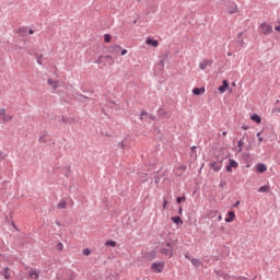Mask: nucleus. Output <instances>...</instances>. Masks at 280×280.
<instances>
[{
    "mask_svg": "<svg viewBox=\"0 0 280 280\" xmlns=\"http://www.w3.org/2000/svg\"><path fill=\"white\" fill-rule=\"evenodd\" d=\"M0 156H3V151H0Z\"/></svg>",
    "mask_w": 280,
    "mask_h": 280,
    "instance_id": "0e129e2a",
    "label": "nucleus"
},
{
    "mask_svg": "<svg viewBox=\"0 0 280 280\" xmlns=\"http://www.w3.org/2000/svg\"><path fill=\"white\" fill-rule=\"evenodd\" d=\"M165 246L166 247H162L160 249V253L166 257H174V248L172 247V243L167 242Z\"/></svg>",
    "mask_w": 280,
    "mask_h": 280,
    "instance_id": "f257e3e1",
    "label": "nucleus"
},
{
    "mask_svg": "<svg viewBox=\"0 0 280 280\" xmlns=\"http://www.w3.org/2000/svg\"><path fill=\"white\" fill-rule=\"evenodd\" d=\"M177 205H180V202H187V197L183 195L182 197L176 198Z\"/></svg>",
    "mask_w": 280,
    "mask_h": 280,
    "instance_id": "393cba45",
    "label": "nucleus"
},
{
    "mask_svg": "<svg viewBox=\"0 0 280 280\" xmlns=\"http://www.w3.org/2000/svg\"><path fill=\"white\" fill-rule=\"evenodd\" d=\"M163 211H165V209H167V198L163 199V206H162Z\"/></svg>",
    "mask_w": 280,
    "mask_h": 280,
    "instance_id": "f704fd0d",
    "label": "nucleus"
},
{
    "mask_svg": "<svg viewBox=\"0 0 280 280\" xmlns=\"http://www.w3.org/2000/svg\"><path fill=\"white\" fill-rule=\"evenodd\" d=\"M149 116V114H148V112H145V110H142L141 113H140V119H143V117H148Z\"/></svg>",
    "mask_w": 280,
    "mask_h": 280,
    "instance_id": "c9c22d12",
    "label": "nucleus"
},
{
    "mask_svg": "<svg viewBox=\"0 0 280 280\" xmlns=\"http://www.w3.org/2000/svg\"><path fill=\"white\" fill-rule=\"evenodd\" d=\"M211 65H213V61L209 59H203L202 62L199 65V69H201V71H205V69H207V67H211Z\"/></svg>",
    "mask_w": 280,
    "mask_h": 280,
    "instance_id": "f8f14e48",
    "label": "nucleus"
},
{
    "mask_svg": "<svg viewBox=\"0 0 280 280\" xmlns=\"http://www.w3.org/2000/svg\"><path fill=\"white\" fill-rule=\"evenodd\" d=\"M28 279H32V280L40 279V272H38L36 269H31L28 271Z\"/></svg>",
    "mask_w": 280,
    "mask_h": 280,
    "instance_id": "6e6552de",
    "label": "nucleus"
},
{
    "mask_svg": "<svg viewBox=\"0 0 280 280\" xmlns=\"http://www.w3.org/2000/svg\"><path fill=\"white\" fill-rule=\"evenodd\" d=\"M226 89H229V81L223 80L222 85L219 86V91H220V93H225Z\"/></svg>",
    "mask_w": 280,
    "mask_h": 280,
    "instance_id": "dca6fc26",
    "label": "nucleus"
},
{
    "mask_svg": "<svg viewBox=\"0 0 280 280\" xmlns=\"http://www.w3.org/2000/svg\"><path fill=\"white\" fill-rule=\"evenodd\" d=\"M154 183L155 185H159V183H161V177H159V175L154 176Z\"/></svg>",
    "mask_w": 280,
    "mask_h": 280,
    "instance_id": "e433bc0d",
    "label": "nucleus"
},
{
    "mask_svg": "<svg viewBox=\"0 0 280 280\" xmlns=\"http://www.w3.org/2000/svg\"><path fill=\"white\" fill-rule=\"evenodd\" d=\"M196 150V147H191V151L194 152Z\"/></svg>",
    "mask_w": 280,
    "mask_h": 280,
    "instance_id": "680f3d73",
    "label": "nucleus"
},
{
    "mask_svg": "<svg viewBox=\"0 0 280 280\" xmlns=\"http://www.w3.org/2000/svg\"><path fill=\"white\" fill-rule=\"evenodd\" d=\"M261 136V131H259L258 133H257V137L259 138Z\"/></svg>",
    "mask_w": 280,
    "mask_h": 280,
    "instance_id": "052dcab7",
    "label": "nucleus"
},
{
    "mask_svg": "<svg viewBox=\"0 0 280 280\" xmlns=\"http://www.w3.org/2000/svg\"><path fill=\"white\" fill-rule=\"evenodd\" d=\"M12 226H13V229H15V231H16V225L14 224V222H12Z\"/></svg>",
    "mask_w": 280,
    "mask_h": 280,
    "instance_id": "bf43d9fd",
    "label": "nucleus"
},
{
    "mask_svg": "<svg viewBox=\"0 0 280 280\" xmlns=\"http://www.w3.org/2000/svg\"><path fill=\"white\" fill-rule=\"evenodd\" d=\"M241 128H242V130H248L249 127L246 125H243Z\"/></svg>",
    "mask_w": 280,
    "mask_h": 280,
    "instance_id": "8fccbe9b",
    "label": "nucleus"
},
{
    "mask_svg": "<svg viewBox=\"0 0 280 280\" xmlns=\"http://www.w3.org/2000/svg\"><path fill=\"white\" fill-rule=\"evenodd\" d=\"M147 45H151L152 47H159V40L148 37Z\"/></svg>",
    "mask_w": 280,
    "mask_h": 280,
    "instance_id": "a211bd4d",
    "label": "nucleus"
},
{
    "mask_svg": "<svg viewBox=\"0 0 280 280\" xmlns=\"http://www.w3.org/2000/svg\"><path fill=\"white\" fill-rule=\"evenodd\" d=\"M269 189H270V186L264 185V186H261V187L258 189V191H259V194H266V191H268Z\"/></svg>",
    "mask_w": 280,
    "mask_h": 280,
    "instance_id": "a878e982",
    "label": "nucleus"
},
{
    "mask_svg": "<svg viewBox=\"0 0 280 280\" xmlns=\"http://www.w3.org/2000/svg\"><path fill=\"white\" fill-rule=\"evenodd\" d=\"M115 279H119V275L116 273Z\"/></svg>",
    "mask_w": 280,
    "mask_h": 280,
    "instance_id": "e2e57ef3",
    "label": "nucleus"
},
{
    "mask_svg": "<svg viewBox=\"0 0 280 280\" xmlns=\"http://www.w3.org/2000/svg\"><path fill=\"white\" fill-rule=\"evenodd\" d=\"M205 88H195V89H192V93L195 94V95H205Z\"/></svg>",
    "mask_w": 280,
    "mask_h": 280,
    "instance_id": "6ab92c4d",
    "label": "nucleus"
},
{
    "mask_svg": "<svg viewBox=\"0 0 280 280\" xmlns=\"http://www.w3.org/2000/svg\"><path fill=\"white\" fill-rule=\"evenodd\" d=\"M105 245L112 246V248H115V246H117V242L109 240V241H106Z\"/></svg>",
    "mask_w": 280,
    "mask_h": 280,
    "instance_id": "bb28decb",
    "label": "nucleus"
},
{
    "mask_svg": "<svg viewBox=\"0 0 280 280\" xmlns=\"http://www.w3.org/2000/svg\"><path fill=\"white\" fill-rule=\"evenodd\" d=\"M151 268L153 272H163V268H165V262L164 261L153 262L151 265Z\"/></svg>",
    "mask_w": 280,
    "mask_h": 280,
    "instance_id": "20e7f679",
    "label": "nucleus"
},
{
    "mask_svg": "<svg viewBox=\"0 0 280 280\" xmlns=\"http://www.w3.org/2000/svg\"><path fill=\"white\" fill-rule=\"evenodd\" d=\"M219 187H221V188H224V187H226V182H224V180H221V182H220V184H219Z\"/></svg>",
    "mask_w": 280,
    "mask_h": 280,
    "instance_id": "a19ab883",
    "label": "nucleus"
},
{
    "mask_svg": "<svg viewBox=\"0 0 280 280\" xmlns=\"http://www.w3.org/2000/svg\"><path fill=\"white\" fill-rule=\"evenodd\" d=\"M156 113L159 117H162L164 119H170V115L164 108H159Z\"/></svg>",
    "mask_w": 280,
    "mask_h": 280,
    "instance_id": "2eb2a0df",
    "label": "nucleus"
},
{
    "mask_svg": "<svg viewBox=\"0 0 280 280\" xmlns=\"http://www.w3.org/2000/svg\"><path fill=\"white\" fill-rule=\"evenodd\" d=\"M103 60H104L105 67L106 65H108V67H113V65H115V59H113V56L110 55L103 56Z\"/></svg>",
    "mask_w": 280,
    "mask_h": 280,
    "instance_id": "9d476101",
    "label": "nucleus"
},
{
    "mask_svg": "<svg viewBox=\"0 0 280 280\" xmlns=\"http://www.w3.org/2000/svg\"><path fill=\"white\" fill-rule=\"evenodd\" d=\"M237 161L230 159L229 164L225 166L226 172H233V167H238Z\"/></svg>",
    "mask_w": 280,
    "mask_h": 280,
    "instance_id": "0eeeda50",
    "label": "nucleus"
},
{
    "mask_svg": "<svg viewBox=\"0 0 280 280\" xmlns=\"http://www.w3.org/2000/svg\"><path fill=\"white\" fill-rule=\"evenodd\" d=\"M237 12H240V9L237 8V4L235 2H232L229 7H228V13L229 14H237Z\"/></svg>",
    "mask_w": 280,
    "mask_h": 280,
    "instance_id": "1a4fd4ad",
    "label": "nucleus"
},
{
    "mask_svg": "<svg viewBox=\"0 0 280 280\" xmlns=\"http://www.w3.org/2000/svg\"><path fill=\"white\" fill-rule=\"evenodd\" d=\"M65 245H62V243H58L57 244V250H63Z\"/></svg>",
    "mask_w": 280,
    "mask_h": 280,
    "instance_id": "4c0bfd02",
    "label": "nucleus"
},
{
    "mask_svg": "<svg viewBox=\"0 0 280 280\" xmlns=\"http://www.w3.org/2000/svg\"><path fill=\"white\" fill-rule=\"evenodd\" d=\"M58 209H67V201H61L58 203Z\"/></svg>",
    "mask_w": 280,
    "mask_h": 280,
    "instance_id": "c756f323",
    "label": "nucleus"
},
{
    "mask_svg": "<svg viewBox=\"0 0 280 280\" xmlns=\"http://www.w3.org/2000/svg\"><path fill=\"white\" fill-rule=\"evenodd\" d=\"M203 260L207 261V264H209V257H205Z\"/></svg>",
    "mask_w": 280,
    "mask_h": 280,
    "instance_id": "5fc2aeb1",
    "label": "nucleus"
},
{
    "mask_svg": "<svg viewBox=\"0 0 280 280\" xmlns=\"http://www.w3.org/2000/svg\"><path fill=\"white\" fill-rule=\"evenodd\" d=\"M179 170H183L185 172V170H187V166L186 165H180Z\"/></svg>",
    "mask_w": 280,
    "mask_h": 280,
    "instance_id": "3c124183",
    "label": "nucleus"
},
{
    "mask_svg": "<svg viewBox=\"0 0 280 280\" xmlns=\"http://www.w3.org/2000/svg\"><path fill=\"white\" fill-rule=\"evenodd\" d=\"M18 34H22V36H26L27 35V27L19 28Z\"/></svg>",
    "mask_w": 280,
    "mask_h": 280,
    "instance_id": "cd10ccee",
    "label": "nucleus"
},
{
    "mask_svg": "<svg viewBox=\"0 0 280 280\" xmlns=\"http://www.w3.org/2000/svg\"><path fill=\"white\" fill-rule=\"evenodd\" d=\"M267 170L268 167L264 163H259L256 165V172H258V174H264V172H267Z\"/></svg>",
    "mask_w": 280,
    "mask_h": 280,
    "instance_id": "4468645a",
    "label": "nucleus"
},
{
    "mask_svg": "<svg viewBox=\"0 0 280 280\" xmlns=\"http://www.w3.org/2000/svg\"><path fill=\"white\" fill-rule=\"evenodd\" d=\"M47 84H48L49 86H55V89L58 88V84L56 83V81H54V79H48V80H47Z\"/></svg>",
    "mask_w": 280,
    "mask_h": 280,
    "instance_id": "c85d7f7f",
    "label": "nucleus"
},
{
    "mask_svg": "<svg viewBox=\"0 0 280 280\" xmlns=\"http://www.w3.org/2000/svg\"><path fill=\"white\" fill-rule=\"evenodd\" d=\"M178 214L183 215V207L182 206L178 207Z\"/></svg>",
    "mask_w": 280,
    "mask_h": 280,
    "instance_id": "a18cd8bd",
    "label": "nucleus"
},
{
    "mask_svg": "<svg viewBox=\"0 0 280 280\" xmlns=\"http://www.w3.org/2000/svg\"><path fill=\"white\" fill-rule=\"evenodd\" d=\"M185 258L188 259L195 268H200V266H202V261L198 258H194L189 253L185 254Z\"/></svg>",
    "mask_w": 280,
    "mask_h": 280,
    "instance_id": "f03ea898",
    "label": "nucleus"
},
{
    "mask_svg": "<svg viewBox=\"0 0 280 280\" xmlns=\"http://www.w3.org/2000/svg\"><path fill=\"white\" fill-rule=\"evenodd\" d=\"M234 207H240V201H237L236 203H234Z\"/></svg>",
    "mask_w": 280,
    "mask_h": 280,
    "instance_id": "6e6d98bb",
    "label": "nucleus"
},
{
    "mask_svg": "<svg viewBox=\"0 0 280 280\" xmlns=\"http://www.w3.org/2000/svg\"><path fill=\"white\" fill-rule=\"evenodd\" d=\"M61 121H62V124H69V118H67V117H61Z\"/></svg>",
    "mask_w": 280,
    "mask_h": 280,
    "instance_id": "79ce46f5",
    "label": "nucleus"
},
{
    "mask_svg": "<svg viewBox=\"0 0 280 280\" xmlns=\"http://www.w3.org/2000/svg\"><path fill=\"white\" fill-rule=\"evenodd\" d=\"M83 255H86V256L91 255V249L89 248L83 249Z\"/></svg>",
    "mask_w": 280,
    "mask_h": 280,
    "instance_id": "58836bf2",
    "label": "nucleus"
},
{
    "mask_svg": "<svg viewBox=\"0 0 280 280\" xmlns=\"http://www.w3.org/2000/svg\"><path fill=\"white\" fill-rule=\"evenodd\" d=\"M110 40H112L110 34H105V35H104V42H105V43H110Z\"/></svg>",
    "mask_w": 280,
    "mask_h": 280,
    "instance_id": "2f4dec72",
    "label": "nucleus"
},
{
    "mask_svg": "<svg viewBox=\"0 0 280 280\" xmlns=\"http://www.w3.org/2000/svg\"><path fill=\"white\" fill-rule=\"evenodd\" d=\"M160 65H162V67H163V61H160Z\"/></svg>",
    "mask_w": 280,
    "mask_h": 280,
    "instance_id": "774afa93",
    "label": "nucleus"
},
{
    "mask_svg": "<svg viewBox=\"0 0 280 280\" xmlns=\"http://www.w3.org/2000/svg\"><path fill=\"white\" fill-rule=\"evenodd\" d=\"M235 220V213L233 211L228 212V218H225V222L231 223Z\"/></svg>",
    "mask_w": 280,
    "mask_h": 280,
    "instance_id": "aec40b11",
    "label": "nucleus"
},
{
    "mask_svg": "<svg viewBox=\"0 0 280 280\" xmlns=\"http://www.w3.org/2000/svg\"><path fill=\"white\" fill-rule=\"evenodd\" d=\"M260 32L261 34H272V25L262 23L260 25Z\"/></svg>",
    "mask_w": 280,
    "mask_h": 280,
    "instance_id": "39448f33",
    "label": "nucleus"
},
{
    "mask_svg": "<svg viewBox=\"0 0 280 280\" xmlns=\"http://www.w3.org/2000/svg\"><path fill=\"white\" fill-rule=\"evenodd\" d=\"M148 117H149V119H152V121H156V116L150 114Z\"/></svg>",
    "mask_w": 280,
    "mask_h": 280,
    "instance_id": "37998d69",
    "label": "nucleus"
},
{
    "mask_svg": "<svg viewBox=\"0 0 280 280\" xmlns=\"http://www.w3.org/2000/svg\"><path fill=\"white\" fill-rule=\"evenodd\" d=\"M118 148H120L121 150H124L126 148V143H124V141L118 143Z\"/></svg>",
    "mask_w": 280,
    "mask_h": 280,
    "instance_id": "ea45409f",
    "label": "nucleus"
},
{
    "mask_svg": "<svg viewBox=\"0 0 280 280\" xmlns=\"http://www.w3.org/2000/svg\"><path fill=\"white\" fill-rule=\"evenodd\" d=\"M120 56H126V54H128V50L127 49H120Z\"/></svg>",
    "mask_w": 280,
    "mask_h": 280,
    "instance_id": "c03bdc74",
    "label": "nucleus"
},
{
    "mask_svg": "<svg viewBox=\"0 0 280 280\" xmlns=\"http://www.w3.org/2000/svg\"><path fill=\"white\" fill-rule=\"evenodd\" d=\"M252 121H255L256 124H259L261 121V117L257 114H254L250 116Z\"/></svg>",
    "mask_w": 280,
    "mask_h": 280,
    "instance_id": "5701e85b",
    "label": "nucleus"
},
{
    "mask_svg": "<svg viewBox=\"0 0 280 280\" xmlns=\"http://www.w3.org/2000/svg\"><path fill=\"white\" fill-rule=\"evenodd\" d=\"M8 272H10V267H5L1 273L7 280L10 279V275Z\"/></svg>",
    "mask_w": 280,
    "mask_h": 280,
    "instance_id": "b1692460",
    "label": "nucleus"
},
{
    "mask_svg": "<svg viewBox=\"0 0 280 280\" xmlns=\"http://www.w3.org/2000/svg\"><path fill=\"white\" fill-rule=\"evenodd\" d=\"M272 113H280V107H276L272 109Z\"/></svg>",
    "mask_w": 280,
    "mask_h": 280,
    "instance_id": "49530a36",
    "label": "nucleus"
},
{
    "mask_svg": "<svg viewBox=\"0 0 280 280\" xmlns=\"http://www.w3.org/2000/svg\"><path fill=\"white\" fill-rule=\"evenodd\" d=\"M209 167L210 170H213V172H220V170H222V161L210 162Z\"/></svg>",
    "mask_w": 280,
    "mask_h": 280,
    "instance_id": "423d86ee",
    "label": "nucleus"
},
{
    "mask_svg": "<svg viewBox=\"0 0 280 280\" xmlns=\"http://www.w3.org/2000/svg\"><path fill=\"white\" fill-rule=\"evenodd\" d=\"M109 51L110 54H119L121 51V46L119 45L112 46L109 47Z\"/></svg>",
    "mask_w": 280,
    "mask_h": 280,
    "instance_id": "f3484780",
    "label": "nucleus"
},
{
    "mask_svg": "<svg viewBox=\"0 0 280 280\" xmlns=\"http://www.w3.org/2000/svg\"><path fill=\"white\" fill-rule=\"evenodd\" d=\"M275 104H279V100H277Z\"/></svg>",
    "mask_w": 280,
    "mask_h": 280,
    "instance_id": "69168bd1",
    "label": "nucleus"
},
{
    "mask_svg": "<svg viewBox=\"0 0 280 280\" xmlns=\"http://www.w3.org/2000/svg\"><path fill=\"white\" fill-rule=\"evenodd\" d=\"M244 36V32H240L238 34H237V38H242Z\"/></svg>",
    "mask_w": 280,
    "mask_h": 280,
    "instance_id": "09e8293b",
    "label": "nucleus"
},
{
    "mask_svg": "<svg viewBox=\"0 0 280 280\" xmlns=\"http://www.w3.org/2000/svg\"><path fill=\"white\" fill-rule=\"evenodd\" d=\"M37 58V65H43L42 58H43V54L36 55Z\"/></svg>",
    "mask_w": 280,
    "mask_h": 280,
    "instance_id": "72a5a7b5",
    "label": "nucleus"
},
{
    "mask_svg": "<svg viewBox=\"0 0 280 280\" xmlns=\"http://www.w3.org/2000/svg\"><path fill=\"white\" fill-rule=\"evenodd\" d=\"M222 135H223V137H226L228 132H226V131H223Z\"/></svg>",
    "mask_w": 280,
    "mask_h": 280,
    "instance_id": "13d9d810",
    "label": "nucleus"
},
{
    "mask_svg": "<svg viewBox=\"0 0 280 280\" xmlns=\"http://www.w3.org/2000/svg\"><path fill=\"white\" fill-rule=\"evenodd\" d=\"M96 65H104V56H100L95 61Z\"/></svg>",
    "mask_w": 280,
    "mask_h": 280,
    "instance_id": "7c9ffc66",
    "label": "nucleus"
},
{
    "mask_svg": "<svg viewBox=\"0 0 280 280\" xmlns=\"http://www.w3.org/2000/svg\"><path fill=\"white\" fill-rule=\"evenodd\" d=\"M246 137H248V133H244L243 138H241L237 142V148H236V152H242V148L244 147V139H246Z\"/></svg>",
    "mask_w": 280,
    "mask_h": 280,
    "instance_id": "ddd939ff",
    "label": "nucleus"
},
{
    "mask_svg": "<svg viewBox=\"0 0 280 280\" xmlns=\"http://www.w3.org/2000/svg\"><path fill=\"white\" fill-rule=\"evenodd\" d=\"M238 44L241 45V47H244V39H238Z\"/></svg>",
    "mask_w": 280,
    "mask_h": 280,
    "instance_id": "de8ad7c7",
    "label": "nucleus"
},
{
    "mask_svg": "<svg viewBox=\"0 0 280 280\" xmlns=\"http://www.w3.org/2000/svg\"><path fill=\"white\" fill-rule=\"evenodd\" d=\"M49 141V132L46 130L42 132V136L38 138V143H47Z\"/></svg>",
    "mask_w": 280,
    "mask_h": 280,
    "instance_id": "9b49d317",
    "label": "nucleus"
},
{
    "mask_svg": "<svg viewBox=\"0 0 280 280\" xmlns=\"http://www.w3.org/2000/svg\"><path fill=\"white\" fill-rule=\"evenodd\" d=\"M28 34H31V35L34 34V30L30 28Z\"/></svg>",
    "mask_w": 280,
    "mask_h": 280,
    "instance_id": "864d4df0",
    "label": "nucleus"
},
{
    "mask_svg": "<svg viewBox=\"0 0 280 280\" xmlns=\"http://www.w3.org/2000/svg\"><path fill=\"white\" fill-rule=\"evenodd\" d=\"M172 222H174V224H183V219H180V217L176 215V217H172Z\"/></svg>",
    "mask_w": 280,
    "mask_h": 280,
    "instance_id": "4be33fe9",
    "label": "nucleus"
},
{
    "mask_svg": "<svg viewBox=\"0 0 280 280\" xmlns=\"http://www.w3.org/2000/svg\"><path fill=\"white\" fill-rule=\"evenodd\" d=\"M232 279H235V280H248V278H246L244 276H235V277H232Z\"/></svg>",
    "mask_w": 280,
    "mask_h": 280,
    "instance_id": "473e14b6",
    "label": "nucleus"
},
{
    "mask_svg": "<svg viewBox=\"0 0 280 280\" xmlns=\"http://www.w3.org/2000/svg\"><path fill=\"white\" fill-rule=\"evenodd\" d=\"M139 178L141 180V183H148V173H139Z\"/></svg>",
    "mask_w": 280,
    "mask_h": 280,
    "instance_id": "412c9836",
    "label": "nucleus"
},
{
    "mask_svg": "<svg viewBox=\"0 0 280 280\" xmlns=\"http://www.w3.org/2000/svg\"><path fill=\"white\" fill-rule=\"evenodd\" d=\"M228 56H232V54H231V52H228Z\"/></svg>",
    "mask_w": 280,
    "mask_h": 280,
    "instance_id": "338daca9",
    "label": "nucleus"
},
{
    "mask_svg": "<svg viewBox=\"0 0 280 280\" xmlns=\"http://www.w3.org/2000/svg\"><path fill=\"white\" fill-rule=\"evenodd\" d=\"M258 141H259V142L264 141V138L259 137V138H258Z\"/></svg>",
    "mask_w": 280,
    "mask_h": 280,
    "instance_id": "4d7b16f0",
    "label": "nucleus"
},
{
    "mask_svg": "<svg viewBox=\"0 0 280 280\" xmlns=\"http://www.w3.org/2000/svg\"><path fill=\"white\" fill-rule=\"evenodd\" d=\"M13 116L5 114V108L0 109V121L1 124H8V121H12Z\"/></svg>",
    "mask_w": 280,
    "mask_h": 280,
    "instance_id": "7ed1b4c3",
    "label": "nucleus"
},
{
    "mask_svg": "<svg viewBox=\"0 0 280 280\" xmlns=\"http://www.w3.org/2000/svg\"><path fill=\"white\" fill-rule=\"evenodd\" d=\"M276 32H280V23L278 26H275Z\"/></svg>",
    "mask_w": 280,
    "mask_h": 280,
    "instance_id": "603ef678",
    "label": "nucleus"
}]
</instances>
